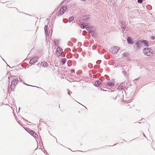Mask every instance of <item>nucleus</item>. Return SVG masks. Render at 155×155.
I'll return each instance as SVG.
<instances>
[{"instance_id":"1","label":"nucleus","mask_w":155,"mask_h":155,"mask_svg":"<svg viewBox=\"0 0 155 155\" xmlns=\"http://www.w3.org/2000/svg\"><path fill=\"white\" fill-rule=\"evenodd\" d=\"M81 28H86V30L88 31L89 32L91 33V35L92 36L94 37L96 33L95 31L96 30V28L94 27H93L91 26L90 27H88V25H86L84 24H82L81 23Z\"/></svg>"},{"instance_id":"2","label":"nucleus","mask_w":155,"mask_h":155,"mask_svg":"<svg viewBox=\"0 0 155 155\" xmlns=\"http://www.w3.org/2000/svg\"><path fill=\"white\" fill-rule=\"evenodd\" d=\"M134 47L136 51L140 50V49L143 47V43L141 40H135L134 41Z\"/></svg>"},{"instance_id":"3","label":"nucleus","mask_w":155,"mask_h":155,"mask_svg":"<svg viewBox=\"0 0 155 155\" xmlns=\"http://www.w3.org/2000/svg\"><path fill=\"white\" fill-rule=\"evenodd\" d=\"M12 78V79H11V80H12V81L11 82L10 87L12 90H13L15 85L17 84L18 81V79L15 76H13Z\"/></svg>"},{"instance_id":"4","label":"nucleus","mask_w":155,"mask_h":155,"mask_svg":"<svg viewBox=\"0 0 155 155\" xmlns=\"http://www.w3.org/2000/svg\"><path fill=\"white\" fill-rule=\"evenodd\" d=\"M143 53L145 55L148 56H151L153 54V51L150 48H145L143 49Z\"/></svg>"},{"instance_id":"5","label":"nucleus","mask_w":155,"mask_h":155,"mask_svg":"<svg viewBox=\"0 0 155 155\" xmlns=\"http://www.w3.org/2000/svg\"><path fill=\"white\" fill-rule=\"evenodd\" d=\"M48 26L45 25V27L44 30L45 31L46 36V38L47 39L48 38V39L51 38V36L52 35V30L51 29V30H49V32L48 34L47 33L48 32Z\"/></svg>"},{"instance_id":"6","label":"nucleus","mask_w":155,"mask_h":155,"mask_svg":"<svg viewBox=\"0 0 155 155\" xmlns=\"http://www.w3.org/2000/svg\"><path fill=\"white\" fill-rule=\"evenodd\" d=\"M67 9V7L65 6L64 5L62 7H61L58 13V16H61L66 11Z\"/></svg>"},{"instance_id":"7","label":"nucleus","mask_w":155,"mask_h":155,"mask_svg":"<svg viewBox=\"0 0 155 155\" xmlns=\"http://www.w3.org/2000/svg\"><path fill=\"white\" fill-rule=\"evenodd\" d=\"M63 52V50L61 47L58 46L56 50V55L57 57H60Z\"/></svg>"},{"instance_id":"8","label":"nucleus","mask_w":155,"mask_h":155,"mask_svg":"<svg viewBox=\"0 0 155 155\" xmlns=\"http://www.w3.org/2000/svg\"><path fill=\"white\" fill-rule=\"evenodd\" d=\"M119 50V48L118 47L116 46H114L111 48L110 49V51L113 54L116 53Z\"/></svg>"},{"instance_id":"9","label":"nucleus","mask_w":155,"mask_h":155,"mask_svg":"<svg viewBox=\"0 0 155 155\" xmlns=\"http://www.w3.org/2000/svg\"><path fill=\"white\" fill-rule=\"evenodd\" d=\"M39 57L38 56L34 57L31 58V59L29 63L31 64H33L35 63L38 62Z\"/></svg>"},{"instance_id":"10","label":"nucleus","mask_w":155,"mask_h":155,"mask_svg":"<svg viewBox=\"0 0 155 155\" xmlns=\"http://www.w3.org/2000/svg\"><path fill=\"white\" fill-rule=\"evenodd\" d=\"M53 41L55 47L57 46L58 47L59 46L58 45L60 44L61 42L59 39H54Z\"/></svg>"},{"instance_id":"11","label":"nucleus","mask_w":155,"mask_h":155,"mask_svg":"<svg viewBox=\"0 0 155 155\" xmlns=\"http://www.w3.org/2000/svg\"><path fill=\"white\" fill-rule=\"evenodd\" d=\"M123 84L124 83H121L120 85L118 87V89L124 90H125L126 89L127 90V88L125 86H124Z\"/></svg>"},{"instance_id":"12","label":"nucleus","mask_w":155,"mask_h":155,"mask_svg":"<svg viewBox=\"0 0 155 155\" xmlns=\"http://www.w3.org/2000/svg\"><path fill=\"white\" fill-rule=\"evenodd\" d=\"M114 82L113 80L109 81L107 82V85L109 87L112 86H114Z\"/></svg>"},{"instance_id":"13","label":"nucleus","mask_w":155,"mask_h":155,"mask_svg":"<svg viewBox=\"0 0 155 155\" xmlns=\"http://www.w3.org/2000/svg\"><path fill=\"white\" fill-rule=\"evenodd\" d=\"M41 65L42 66L44 67H46L47 66L48 64L45 61H43L41 62Z\"/></svg>"},{"instance_id":"14","label":"nucleus","mask_w":155,"mask_h":155,"mask_svg":"<svg viewBox=\"0 0 155 155\" xmlns=\"http://www.w3.org/2000/svg\"><path fill=\"white\" fill-rule=\"evenodd\" d=\"M27 131L32 136L34 135V134L35 132L34 130H31L29 129H28V130H27Z\"/></svg>"},{"instance_id":"15","label":"nucleus","mask_w":155,"mask_h":155,"mask_svg":"<svg viewBox=\"0 0 155 155\" xmlns=\"http://www.w3.org/2000/svg\"><path fill=\"white\" fill-rule=\"evenodd\" d=\"M141 40L142 43H143V45H144L145 46H148L147 42L146 40Z\"/></svg>"},{"instance_id":"16","label":"nucleus","mask_w":155,"mask_h":155,"mask_svg":"<svg viewBox=\"0 0 155 155\" xmlns=\"http://www.w3.org/2000/svg\"><path fill=\"white\" fill-rule=\"evenodd\" d=\"M67 61V59L65 58H62L61 61V63L62 65H64L65 64Z\"/></svg>"},{"instance_id":"17","label":"nucleus","mask_w":155,"mask_h":155,"mask_svg":"<svg viewBox=\"0 0 155 155\" xmlns=\"http://www.w3.org/2000/svg\"><path fill=\"white\" fill-rule=\"evenodd\" d=\"M94 84L95 86L98 87L101 84V82L100 81L97 80L95 82Z\"/></svg>"},{"instance_id":"18","label":"nucleus","mask_w":155,"mask_h":155,"mask_svg":"<svg viewBox=\"0 0 155 155\" xmlns=\"http://www.w3.org/2000/svg\"><path fill=\"white\" fill-rule=\"evenodd\" d=\"M127 40L128 43L130 44L133 43L134 44V41H133V39H127Z\"/></svg>"},{"instance_id":"19","label":"nucleus","mask_w":155,"mask_h":155,"mask_svg":"<svg viewBox=\"0 0 155 155\" xmlns=\"http://www.w3.org/2000/svg\"><path fill=\"white\" fill-rule=\"evenodd\" d=\"M68 44L70 46H72L73 45V44L70 41L68 42Z\"/></svg>"},{"instance_id":"20","label":"nucleus","mask_w":155,"mask_h":155,"mask_svg":"<svg viewBox=\"0 0 155 155\" xmlns=\"http://www.w3.org/2000/svg\"><path fill=\"white\" fill-rule=\"evenodd\" d=\"M23 83L24 84H25V85H26V86H31V87H38V88H39L38 87H36V86H32V85H29L28 84H27L24 83V82H23Z\"/></svg>"},{"instance_id":"21","label":"nucleus","mask_w":155,"mask_h":155,"mask_svg":"<svg viewBox=\"0 0 155 155\" xmlns=\"http://www.w3.org/2000/svg\"><path fill=\"white\" fill-rule=\"evenodd\" d=\"M74 19V18L73 16L71 17L70 18H69V22H71L72 20H73Z\"/></svg>"},{"instance_id":"22","label":"nucleus","mask_w":155,"mask_h":155,"mask_svg":"<svg viewBox=\"0 0 155 155\" xmlns=\"http://www.w3.org/2000/svg\"><path fill=\"white\" fill-rule=\"evenodd\" d=\"M35 138H36L38 136L37 134L35 132L34 134V135H33L32 136Z\"/></svg>"},{"instance_id":"23","label":"nucleus","mask_w":155,"mask_h":155,"mask_svg":"<svg viewBox=\"0 0 155 155\" xmlns=\"http://www.w3.org/2000/svg\"><path fill=\"white\" fill-rule=\"evenodd\" d=\"M128 54L127 53H124L123 54V56L124 57H127L128 55Z\"/></svg>"},{"instance_id":"24","label":"nucleus","mask_w":155,"mask_h":155,"mask_svg":"<svg viewBox=\"0 0 155 155\" xmlns=\"http://www.w3.org/2000/svg\"><path fill=\"white\" fill-rule=\"evenodd\" d=\"M120 24H121V27H122V26H125V25H124V23L123 22L120 21Z\"/></svg>"},{"instance_id":"25","label":"nucleus","mask_w":155,"mask_h":155,"mask_svg":"<svg viewBox=\"0 0 155 155\" xmlns=\"http://www.w3.org/2000/svg\"><path fill=\"white\" fill-rule=\"evenodd\" d=\"M121 27V28H122V29L123 30V32L125 30V29L126 27L125 26H122V27Z\"/></svg>"},{"instance_id":"26","label":"nucleus","mask_w":155,"mask_h":155,"mask_svg":"<svg viewBox=\"0 0 155 155\" xmlns=\"http://www.w3.org/2000/svg\"><path fill=\"white\" fill-rule=\"evenodd\" d=\"M137 2L140 3H141L143 2V0H137Z\"/></svg>"},{"instance_id":"27","label":"nucleus","mask_w":155,"mask_h":155,"mask_svg":"<svg viewBox=\"0 0 155 155\" xmlns=\"http://www.w3.org/2000/svg\"><path fill=\"white\" fill-rule=\"evenodd\" d=\"M68 95H69L70 96H71V95H70V93H71V94H72V92H70L69 90H68Z\"/></svg>"},{"instance_id":"28","label":"nucleus","mask_w":155,"mask_h":155,"mask_svg":"<svg viewBox=\"0 0 155 155\" xmlns=\"http://www.w3.org/2000/svg\"><path fill=\"white\" fill-rule=\"evenodd\" d=\"M122 72L124 75H126L127 74V73L125 71H122Z\"/></svg>"},{"instance_id":"29","label":"nucleus","mask_w":155,"mask_h":155,"mask_svg":"<svg viewBox=\"0 0 155 155\" xmlns=\"http://www.w3.org/2000/svg\"><path fill=\"white\" fill-rule=\"evenodd\" d=\"M101 61L100 60H99L98 61H97V62H96V64H98V62H99V63L101 62Z\"/></svg>"},{"instance_id":"30","label":"nucleus","mask_w":155,"mask_h":155,"mask_svg":"<svg viewBox=\"0 0 155 155\" xmlns=\"http://www.w3.org/2000/svg\"><path fill=\"white\" fill-rule=\"evenodd\" d=\"M100 66H96L95 67V68H96L97 69H98L99 67H100Z\"/></svg>"},{"instance_id":"31","label":"nucleus","mask_w":155,"mask_h":155,"mask_svg":"<svg viewBox=\"0 0 155 155\" xmlns=\"http://www.w3.org/2000/svg\"><path fill=\"white\" fill-rule=\"evenodd\" d=\"M151 39H154L155 38L154 36H151Z\"/></svg>"},{"instance_id":"32","label":"nucleus","mask_w":155,"mask_h":155,"mask_svg":"<svg viewBox=\"0 0 155 155\" xmlns=\"http://www.w3.org/2000/svg\"><path fill=\"white\" fill-rule=\"evenodd\" d=\"M40 121L41 122H43V119H41L40 120Z\"/></svg>"},{"instance_id":"33","label":"nucleus","mask_w":155,"mask_h":155,"mask_svg":"<svg viewBox=\"0 0 155 155\" xmlns=\"http://www.w3.org/2000/svg\"><path fill=\"white\" fill-rule=\"evenodd\" d=\"M138 78H137V79H135L134 80V81H137V80H138Z\"/></svg>"},{"instance_id":"34","label":"nucleus","mask_w":155,"mask_h":155,"mask_svg":"<svg viewBox=\"0 0 155 155\" xmlns=\"http://www.w3.org/2000/svg\"><path fill=\"white\" fill-rule=\"evenodd\" d=\"M127 39H131V38L130 37H128Z\"/></svg>"},{"instance_id":"35","label":"nucleus","mask_w":155,"mask_h":155,"mask_svg":"<svg viewBox=\"0 0 155 155\" xmlns=\"http://www.w3.org/2000/svg\"><path fill=\"white\" fill-rule=\"evenodd\" d=\"M92 49H93V50H94L95 49V48H94L93 47Z\"/></svg>"},{"instance_id":"36","label":"nucleus","mask_w":155,"mask_h":155,"mask_svg":"<svg viewBox=\"0 0 155 155\" xmlns=\"http://www.w3.org/2000/svg\"><path fill=\"white\" fill-rule=\"evenodd\" d=\"M104 58H105L106 60H108V59H107V58H105V56H104Z\"/></svg>"},{"instance_id":"37","label":"nucleus","mask_w":155,"mask_h":155,"mask_svg":"<svg viewBox=\"0 0 155 155\" xmlns=\"http://www.w3.org/2000/svg\"><path fill=\"white\" fill-rule=\"evenodd\" d=\"M54 137L55 138V139H56V142H57V143H58V141H57V139H56V137Z\"/></svg>"},{"instance_id":"38","label":"nucleus","mask_w":155,"mask_h":155,"mask_svg":"<svg viewBox=\"0 0 155 155\" xmlns=\"http://www.w3.org/2000/svg\"><path fill=\"white\" fill-rule=\"evenodd\" d=\"M143 135H144V137H146L145 136V135L144 134H143Z\"/></svg>"},{"instance_id":"39","label":"nucleus","mask_w":155,"mask_h":155,"mask_svg":"<svg viewBox=\"0 0 155 155\" xmlns=\"http://www.w3.org/2000/svg\"><path fill=\"white\" fill-rule=\"evenodd\" d=\"M7 66H9V67L10 68V66H9V65H7Z\"/></svg>"},{"instance_id":"40","label":"nucleus","mask_w":155,"mask_h":155,"mask_svg":"<svg viewBox=\"0 0 155 155\" xmlns=\"http://www.w3.org/2000/svg\"><path fill=\"white\" fill-rule=\"evenodd\" d=\"M134 94V92H133V93H132V96Z\"/></svg>"},{"instance_id":"41","label":"nucleus","mask_w":155,"mask_h":155,"mask_svg":"<svg viewBox=\"0 0 155 155\" xmlns=\"http://www.w3.org/2000/svg\"><path fill=\"white\" fill-rule=\"evenodd\" d=\"M117 98V97H116L114 98V99H116Z\"/></svg>"},{"instance_id":"42","label":"nucleus","mask_w":155,"mask_h":155,"mask_svg":"<svg viewBox=\"0 0 155 155\" xmlns=\"http://www.w3.org/2000/svg\"><path fill=\"white\" fill-rule=\"evenodd\" d=\"M20 109V107H19V110H18V111H19V110Z\"/></svg>"},{"instance_id":"43","label":"nucleus","mask_w":155,"mask_h":155,"mask_svg":"<svg viewBox=\"0 0 155 155\" xmlns=\"http://www.w3.org/2000/svg\"><path fill=\"white\" fill-rule=\"evenodd\" d=\"M8 78L9 79V81H10L9 78Z\"/></svg>"},{"instance_id":"44","label":"nucleus","mask_w":155,"mask_h":155,"mask_svg":"<svg viewBox=\"0 0 155 155\" xmlns=\"http://www.w3.org/2000/svg\"><path fill=\"white\" fill-rule=\"evenodd\" d=\"M79 151L80 152H82V151Z\"/></svg>"},{"instance_id":"45","label":"nucleus","mask_w":155,"mask_h":155,"mask_svg":"<svg viewBox=\"0 0 155 155\" xmlns=\"http://www.w3.org/2000/svg\"><path fill=\"white\" fill-rule=\"evenodd\" d=\"M20 81H22V80H20Z\"/></svg>"},{"instance_id":"46","label":"nucleus","mask_w":155,"mask_h":155,"mask_svg":"<svg viewBox=\"0 0 155 155\" xmlns=\"http://www.w3.org/2000/svg\"><path fill=\"white\" fill-rule=\"evenodd\" d=\"M117 144V143H116V144H114V145H116Z\"/></svg>"},{"instance_id":"47","label":"nucleus","mask_w":155,"mask_h":155,"mask_svg":"<svg viewBox=\"0 0 155 155\" xmlns=\"http://www.w3.org/2000/svg\"><path fill=\"white\" fill-rule=\"evenodd\" d=\"M155 150V149H154Z\"/></svg>"},{"instance_id":"48","label":"nucleus","mask_w":155,"mask_h":155,"mask_svg":"<svg viewBox=\"0 0 155 155\" xmlns=\"http://www.w3.org/2000/svg\"><path fill=\"white\" fill-rule=\"evenodd\" d=\"M155 150V149H154Z\"/></svg>"}]
</instances>
